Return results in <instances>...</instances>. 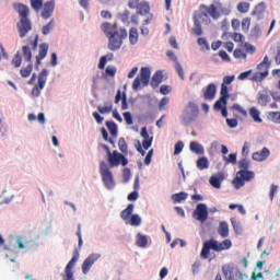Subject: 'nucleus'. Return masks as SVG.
<instances>
[{"label":"nucleus","mask_w":280,"mask_h":280,"mask_svg":"<svg viewBox=\"0 0 280 280\" xmlns=\"http://www.w3.org/2000/svg\"><path fill=\"white\" fill-rule=\"evenodd\" d=\"M231 14V8L224 7L221 2L215 1L209 7L200 4L199 10L194 15L192 33L195 36H202V23L210 21L209 16L214 21H218L220 16H229Z\"/></svg>","instance_id":"obj_1"},{"label":"nucleus","mask_w":280,"mask_h":280,"mask_svg":"<svg viewBox=\"0 0 280 280\" xmlns=\"http://www.w3.org/2000/svg\"><path fill=\"white\" fill-rule=\"evenodd\" d=\"M103 34L108 38V49L110 51H118L124 45V40L128 38V31L126 27L117 26V23L110 24L105 22L101 25Z\"/></svg>","instance_id":"obj_2"},{"label":"nucleus","mask_w":280,"mask_h":280,"mask_svg":"<svg viewBox=\"0 0 280 280\" xmlns=\"http://www.w3.org/2000/svg\"><path fill=\"white\" fill-rule=\"evenodd\" d=\"M13 8L20 16V22L18 23L20 38H25L32 32V21L27 18L30 16V8L21 3L13 4Z\"/></svg>","instance_id":"obj_3"},{"label":"nucleus","mask_w":280,"mask_h":280,"mask_svg":"<svg viewBox=\"0 0 280 280\" xmlns=\"http://www.w3.org/2000/svg\"><path fill=\"white\" fill-rule=\"evenodd\" d=\"M238 167L241 171L236 173V176L232 180V185L236 189H242L246 183H250V180L255 178V172L248 171V167H250V162H248L246 159L238 162Z\"/></svg>","instance_id":"obj_4"},{"label":"nucleus","mask_w":280,"mask_h":280,"mask_svg":"<svg viewBox=\"0 0 280 280\" xmlns=\"http://www.w3.org/2000/svg\"><path fill=\"white\" fill-rule=\"evenodd\" d=\"M233 246L231 240H224L221 243L218 241L210 238L203 243L200 257L201 259H209V254L211 250H215V253H222V250H229Z\"/></svg>","instance_id":"obj_5"},{"label":"nucleus","mask_w":280,"mask_h":280,"mask_svg":"<svg viewBox=\"0 0 280 280\" xmlns=\"http://www.w3.org/2000/svg\"><path fill=\"white\" fill-rule=\"evenodd\" d=\"M150 75H152V71L148 67H142L140 70V74L132 82V90L139 91L142 86H148L150 84Z\"/></svg>","instance_id":"obj_6"},{"label":"nucleus","mask_w":280,"mask_h":280,"mask_svg":"<svg viewBox=\"0 0 280 280\" xmlns=\"http://www.w3.org/2000/svg\"><path fill=\"white\" fill-rule=\"evenodd\" d=\"M223 276L226 280H244V272L233 264L224 265L222 267Z\"/></svg>","instance_id":"obj_7"},{"label":"nucleus","mask_w":280,"mask_h":280,"mask_svg":"<svg viewBox=\"0 0 280 280\" xmlns=\"http://www.w3.org/2000/svg\"><path fill=\"white\" fill-rule=\"evenodd\" d=\"M100 173L105 187L107 189H113L115 187V182L113 180V172H110L108 164H106L104 161L100 163Z\"/></svg>","instance_id":"obj_8"},{"label":"nucleus","mask_w":280,"mask_h":280,"mask_svg":"<svg viewBox=\"0 0 280 280\" xmlns=\"http://www.w3.org/2000/svg\"><path fill=\"white\" fill-rule=\"evenodd\" d=\"M80 259V252L78 248L73 250V256L71 260L67 264L65 268V275H62V280H75V277L73 276V268H75V264H78V260Z\"/></svg>","instance_id":"obj_9"},{"label":"nucleus","mask_w":280,"mask_h":280,"mask_svg":"<svg viewBox=\"0 0 280 280\" xmlns=\"http://www.w3.org/2000/svg\"><path fill=\"white\" fill-rule=\"evenodd\" d=\"M107 161L110 167H118V165L126 167V165H128V159H126V156H124V154L119 153L117 150L107 155Z\"/></svg>","instance_id":"obj_10"},{"label":"nucleus","mask_w":280,"mask_h":280,"mask_svg":"<svg viewBox=\"0 0 280 280\" xmlns=\"http://www.w3.org/2000/svg\"><path fill=\"white\" fill-rule=\"evenodd\" d=\"M47 75H49V71L47 69H43L38 74V83L32 90L33 97H38L40 95V91L45 89V84H47Z\"/></svg>","instance_id":"obj_11"},{"label":"nucleus","mask_w":280,"mask_h":280,"mask_svg":"<svg viewBox=\"0 0 280 280\" xmlns=\"http://www.w3.org/2000/svg\"><path fill=\"white\" fill-rule=\"evenodd\" d=\"M101 258H102V254H91L88 258H85L81 266V270L83 275H89L95 261H97Z\"/></svg>","instance_id":"obj_12"},{"label":"nucleus","mask_w":280,"mask_h":280,"mask_svg":"<svg viewBox=\"0 0 280 280\" xmlns=\"http://www.w3.org/2000/svg\"><path fill=\"white\" fill-rule=\"evenodd\" d=\"M194 218L199 222H207V220L209 219V210H207V205L199 203L194 211Z\"/></svg>","instance_id":"obj_13"},{"label":"nucleus","mask_w":280,"mask_h":280,"mask_svg":"<svg viewBox=\"0 0 280 280\" xmlns=\"http://www.w3.org/2000/svg\"><path fill=\"white\" fill-rule=\"evenodd\" d=\"M220 93V98L214 103V110H220V108H222V104L223 106H226L229 100V86L222 83Z\"/></svg>","instance_id":"obj_14"},{"label":"nucleus","mask_w":280,"mask_h":280,"mask_svg":"<svg viewBox=\"0 0 280 280\" xmlns=\"http://www.w3.org/2000/svg\"><path fill=\"white\" fill-rule=\"evenodd\" d=\"M202 93H203V100L211 102L215 100V93H218V86L215 85V83H210L208 84L207 88L202 90Z\"/></svg>","instance_id":"obj_15"},{"label":"nucleus","mask_w":280,"mask_h":280,"mask_svg":"<svg viewBox=\"0 0 280 280\" xmlns=\"http://www.w3.org/2000/svg\"><path fill=\"white\" fill-rule=\"evenodd\" d=\"M49 51V44L43 43L39 45V52L35 57L36 58V67H40L42 60H45L47 58V52Z\"/></svg>","instance_id":"obj_16"},{"label":"nucleus","mask_w":280,"mask_h":280,"mask_svg":"<svg viewBox=\"0 0 280 280\" xmlns=\"http://www.w3.org/2000/svg\"><path fill=\"white\" fill-rule=\"evenodd\" d=\"M187 108H189L192 117L191 118L184 117V121H186V124H191V121H194L196 117H198L200 109L198 108V105L194 102H189L187 105Z\"/></svg>","instance_id":"obj_17"},{"label":"nucleus","mask_w":280,"mask_h":280,"mask_svg":"<svg viewBox=\"0 0 280 280\" xmlns=\"http://www.w3.org/2000/svg\"><path fill=\"white\" fill-rule=\"evenodd\" d=\"M56 8V2L54 0L48 1L44 4V10L42 12L43 19L47 20L54 14V9Z\"/></svg>","instance_id":"obj_18"},{"label":"nucleus","mask_w":280,"mask_h":280,"mask_svg":"<svg viewBox=\"0 0 280 280\" xmlns=\"http://www.w3.org/2000/svg\"><path fill=\"white\" fill-rule=\"evenodd\" d=\"M224 180V173L219 172L215 175L210 177V185L214 187V189H220L222 187V182Z\"/></svg>","instance_id":"obj_19"},{"label":"nucleus","mask_w":280,"mask_h":280,"mask_svg":"<svg viewBox=\"0 0 280 280\" xmlns=\"http://www.w3.org/2000/svg\"><path fill=\"white\" fill-rule=\"evenodd\" d=\"M270 156V150L268 148H262L261 151L255 152L252 155V159L254 161H266V159H268Z\"/></svg>","instance_id":"obj_20"},{"label":"nucleus","mask_w":280,"mask_h":280,"mask_svg":"<svg viewBox=\"0 0 280 280\" xmlns=\"http://www.w3.org/2000/svg\"><path fill=\"white\" fill-rule=\"evenodd\" d=\"M133 211H135V205L129 203L127 208L120 212V218L121 220H124V222H126V224H128V222L130 221V218H131L130 215H132Z\"/></svg>","instance_id":"obj_21"},{"label":"nucleus","mask_w":280,"mask_h":280,"mask_svg":"<svg viewBox=\"0 0 280 280\" xmlns=\"http://www.w3.org/2000/svg\"><path fill=\"white\" fill-rule=\"evenodd\" d=\"M161 82H163V71L158 70L151 79L152 89H159Z\"/></svg>","instance_id":"obj_22"},{"label":"nucleus","mask_w":280,"mask_h":280,"mask_svg":"<svg viewBox=\"0 0 280 280\" xmlns=\"http://www.w3.org/2000/svg\"><path fill=\"white\" fill-rule=\"evenodd\" d=\"M257 100L260 106H266L270 102V94L266 90L259 91Z\"/></svg>","instance_id":"obj_23"},{"label":"nucleus","mask_w":280,"mask_h":280,"mask_svg":"<svg viewBox=\"0 0 280 280\" xmlns=\"http://www.w3.org/2000/svg\"><path fill=\"white\" fill-rule=\"evenodd\" d=\"M189 150H190V152H194V154H199V155L205 154V147H202V144H200L197 141L190 142Z\"/></svg>","instance_id":"obj_24"},{"label":"nucleus","mask_w":280,"mask_h":280,"mask_svg":"<svg viewBox=\"0 0 280 280\" xmlns=\"http://www.w3.org/2000/svg\"><path fill=\"white\" fill-rule=\"evenodd\" d=\"M270 60L268 59V56L264 57V60L257 66L258 72L260 73H269V69H270Z\"/></svg>","instance_id":"obj_25"},{"label":"nucleus","mask_w":280,"mask_h":280,"mask_svg":"<svg viewBox=\"0 0 280 280\" xmlns=\"http://www.w3.org/2000/svg\"><path fill=\"white\" fill-rule=\"evenodd\" d=\"M129 43H130V45H137L139 43V31L137 30V27L130 28Z\"/></svg>","instance_id":"obj_26"},{"label":"nucleus","mask_w":280,"mask_h":280,"mask_svg":"<svg viewBox=\"0 0 280 280\" xmlns=\"http://www.w3.org/2000/svg\"><path fill=\"white\" fill-rule=\"evenodd\" d=\"M268 78V72H255L253 75L249 77L252 82H264Z\"/></svg>","instance_id":"obj_27"},{"label":"nucleus","mask_w":280,"mask_h":280,"mask_svg":"<svg viewBox=\"0 0 280 280\" xmlns=\"http://www.w3.org/2000/svg\"><path fill=\"white\" fill-rule=\"evenodd\" d=\"M267 273L269 275V279L279 278L280 277V264L270 267L269 270L267 271Z\"/></svg>","instance_id":"obj_28"},{"label":"nucleus","mask_w":280,"mask_h":280,"mask_svg":"<svg viewBox=\"0 0 280 280\" xmlns=\"http://www.w3.org/2000/svg\"><path fill=\"white\" fill-rule=\"evenodd\" d=\"M218 233L222 237H229V223L224 221L220 222Z\"/></svg>","instance_id":"obj_29"},{"label":"nucleus","mask_w":280,"mask_h":280,"mask_svg":"<svg viewBox=\"0 0 280 280\" xmlns=\"http://www.w3.org/2000/svg\"><path fill=\"white\" fill-rule=\"evenodd\" d=\"M198 170H209V159L207 156H201L197 160Z\"/></svg>","instance_id":"obj_30"},{"label":"nucleus","mask_w":280,"mask_h":280,"mask_svg":"<svg viewBox=\"0 0 280 280\" xmlns=\"http://www.w3.org/2000/svg\"><path fill=\"white\" fill-rule=\"evenodd\" d=\"M118 19L124 25H130V11L125 10L124 12L118 13Z\"/></svg>","instance_id":"obj_31"},{"label":"nucleus","mask_w":280,"mask_h":280,"mask_svg":"<svg viewBox=\"0 0 280 280\" xmlns=\"http://www.w3.org/2000/svg\"><path fill=\"white\" fill-rule=\"evenodd\" d=\"M97 110L101 115H108L113 113V103H106L105 106L98 105Z\"/></svg>","instance_id":"obj_32"},{"label":"nucleus","mask_w":280,"mask_h":280,"mask_svg":"<svg viewBox=\"0 0 280 280\" xmlns=\"http://www.w3.org/2000/svg\"><path fill=\"white\" fill-rule=\"evenodd\" d=\"M137 246H139L140 248H145V246H148V236L139 233L137 235V241H136Z\"/></svg>","instance_id":"obj_33"},{"label":"nucleus","mask_w":280,"mask_h":280,"mask_svg":"<svg viewBox=\"0 0 280 280\" xmlns=\"http://www.w3.org/2000/svg\"><path fill=\"white\" fill-rule=\"evenodd\" d=\"M149 13H150V4H148V2H140V5H138V14L145 16V14H149Z\"/></svg>","instance_id":"obj_34"},{"label":"nucleus","mask_w":280,"mask_h":280,"mask_svg":"<svg viewBox=\"0 0 280 280\" xmlns=\"http://www.w3.org/2000/svg\"><path fill=\"white\" fill-rule=\"evenodd\" d=\"M34 70V65L28 63L27 67L22 68L20 70V75L22 78H30V75H32V71Z\"/></svg>","instance_id":"obj_35"},{"label":"nucleus","mask_w":280,"mask_h":280,"mask_svg":"<svg viewBox=\"0 0 280 280\" xmlns=\"http://www.w3.org/2000/svg\"><path fill=\"white\" fill-rule=\"evenodd\" d=\"M22 56L26 62L32 63V49H30V46L22 47Z\"/></svg>","instance_id":"obj_36"},{"label":"nucleus","mask_w":280,"mask_h":280,"mask_svg":"<svg viewBox=\"0 0 280 280\" xmlns=\"http://www.w3.org/2000/svg\"><path fill=\"white\" fill-rule=\"evenodd\" d=\"M249 115L254 119V121H256L257 124H261V121H264L261 117H259L260 115L259 109H257L256 107H252L249 109Z\"/></svg>","instance_id":"obj_37"},{"label":"nucleus","mask_w":280,"mask_h":280,"mask_svg":"<svg viewBox=\"0 0 280 280\" xmlns=\"http://www.w3.org/2000/svg\"><path fill=\"white\" fill-rule=\"evenodd\" d=\"M187 192L185 191H182V192H177V194H174L172 196V200L174 201V203L176 205L177 202H183V200H187Z\"/></svg>","instance_id":"obj_38"},{"label":"nucleus","mask_w":280,"mask_h":280,"mask_svg":"<svg viewBox=\"0 0 280 280\" xmlns=\"http://www.w3.org/2000/svg\"><path fill=\"white\" fill-rule=\"evenodd\" d=\"M107 129L114 139H117V124L115 121H107L106 122Z\"/></svg>","instance_id":"obj_39"},{"label":"nucleus","mask_w":280,"mask_h":280,"mask_svg":"<svg viewBox=\"0 0 280 280\" xmlns=\"http://www.w3.org/2000/svg\"><path fill=\"white\" fill-rule=\"evenodd\" d=\"M11 63L13 65V67L15 69H19V67H21V65H23V57H21V52H16L15 56L13 57Z\"/></svg>","instance_id":"obj_40"},{"label":"nucleus","mask_w":280,"mask_h":280,"mask_svg":"<svg viewBox=\"0 0 280 280\" xmlns=\"http://www.w3.org/2000/svg\"><path fill=\"white\" fill-rule=\"evenodd\" d=\"M131 226H141V217L139 214H132L128 221Z\"/></svg>","instance_id":"obj_41"},{"label":"nucleus","mask_w":280,"mask_h":280,"mask_svg":"<svg viewBox=\"0 0 280 280\" xmlns=\"http://www.w3.org/2000/svg\"><path fill=\"white\" fill-rule=\"evenodd\" d=\"M236 8L241 12V14H246V12L250 10V3L240 2Z\"/></svg>","instance_id":"obj_42"},{"label":"nucleus","mask_w":280,"mask_h":280,"mask_svg":"<svg viewBox=\"0 0 280 280\" xmlns=\"http://www.w3.org/2000/svg\"><path fill=\"white\" fill-rule=\"evenodd\" d=\"M51 30H54V20H51L48 24L43 26L42 34L44 36H47L51 32Z\"/></svg>","instance_id":"obj_43"},{"label":"nucleus","mask_w":280,"mask_h":280,"mask_svg":"<svg viewBox=\"0 0 280 280\" xmlns=\"http://www.w3.org/2000/svg\"><path fill=\"white\" fill-rule=\"evenodd\" d=\"M264 12H266V3L260 2L255 7L253 14H264Z\"/></svg>","instance_id":"obj_44"},{"label":"nucleus","mask_w":280,"mask_h":280,"mask_svg":"<svg viewBox=\"0 0 280 280\" xmlns=\"http://www.w3.org/2000/svg\"><path fill=\"white\" fill-rule=\"evenodd\" d=\"M225 163H232L233 165H235V163H237V154L235 153H231L229 154V156L224 155L223 156Z\"/></svg>","instance_id":"obj_45"},{"label":"nucleus","mask_w":280,"mask_h":280,"mask_svg":"<svg viewBox=\"0 0 280 280\" xmlns=\"http://www.w3.org/2000/svg\"><path fill=\"white\" fill-rule=\"evenodd\" d=\"M118 147H119L120 152H124V153L128 152V144L126 143V139L119 138Z\"/></svg>","instance_id":"obj_46"},{"label":"nucleus","mask_w":280,"mask_h":280,"mask_svg":"<svg viewBox=\"0 0 280 280\" xmlns=\"http://www.w3.org/2000/svg\"><path fill=\"white\" fill-rule=\"evenodd\" d=\"M101 132L104 141H108L110 145H115V140H113V138H108V131H106V128H102Z\"/></svg>","instance_id":"obj_47"},{"label":"nucleus","mask_w":280,"mask_h":280,"mask_svg":"<svg viewBox=\"0 0 280 280\" xmlns=\"http://www.w3.org/2000/svg\"><path fill=\"white\" fill-rule=\"evenodd\" d=\"M231 108H232V110H236L237 113H240L243 117L248 116V112H246V109L242 108V106H240L238 104H234Z\"/></svg>","instance_id":"obj_48"},{"label":"nucleus","mask_w":280,"mask_h":280,"mask_svg":"<svg viewBox=\"0 0 280 280\" xmlns=\"http://www.w3.org/2000/svg\"><path fill=\"white\" fill-rule=\"evenodd\" d=\"M242 30L243 32H248L250 30V18H244L242 20Z\"/></svg>","instance_id":"obj_49"},{"label":"nucleus","mask_w":280,"mask_h":280,"mask_svg":"<svg viewBox=\"0 0 280 280\" xmlns=\"http://www.w3.org/2000/svg\"><path fill=\"white\" fill-rule=\"evenodd\" d=\"M175 69L180 80H185V70H183V66H180V62L176 61Z\"/></svg>","instance_id":"obj_50"},{"label":"nucleus","mask_w":280,"mask_h":280,"mask_svg":"<svg viewBox=\"0 0 280 280\" xmlns=\"http://www.w3.org/2000/svg\"><path fill=\"white\" fill-rule=\"evenodd\" d=\"M31 7L33 8V10L38 12V10L43 8V0H31Z\"/></svg>","instance_id":"obj_51"},{"label":"nucleus","mask_w":280,"mask_h":280,"mask_svg":"<svg viewBox=\"0 0 280 280\" xmlns=\"http://www.w3.org/2000/svg\"><path fill=\"white\" fill-rule=\"evenodd\" d=\"M122 115L127 126H132V124H135L132 120V114L130 112H125Z\"/></svg>","instance_id":"obj_52"},{"label":"nucleus","mask_w":280,"mask_h":280,"mask_svg":"<svg viewBox=\"0 0 280 280\" xmlns=\"http://www.w3.org/2000/svg\"><path fill=\"white\" fill-rule=\"evenodd\" d=\"M16 244H18V248L23 249L27 246V241H25V238H23V236H18Z\"/></svg>","instance_id":"obj_53"},{"label":"nucleus","mask_w":280,"mask_h":280,"mask_svg":"<svg viewBox=\"0 0 280 280\" xmlns=\"http://www.w3.org/2000/svg\"><path fill=\"white\" fill-rule=\"evenodd\" d=\"M184 148H185V144L183 143V141H178L177 143H175L174 154L175 155L180 154Z\"/></svg>","instance_id":"obj_54"},{"label":"nucleus","mask_w":280,"mask_h":280,"mask_svg":"<svg viewBox=\"0 0 280 280\" xmlns=\"http://www.w3.org/2000/svg\"><path fill=\"white\" fill-rule=\"evenodd\" d=\"M9 58L8 51H5L3 45L0 44V60H8Z\"/></svg>","instance_id":"obj_55"},{"label":"nucleus","mask_w":280,"mask_h":280,"mask_svg":"<svg viewBox=\"0 0 280 280\" xmlns=\"http://www.w3.org/2000/svg\"><path fill=\"white\" fill-rule=\"evenodd\" d=\"M243 47H244V49H245V51H246L247 54H255V51H256L255 46H253V45L249 44V43H245V44L243 45Z\"/></svg>","instance_id":"obj_56"},{"label":"nucleus","mask_w":280,"mask_h":280,"mask_svg":"<svg viewBox=\"0 0 280 280\" xmlns=\"http://www.w3.org/2000/svg\"><path fill=\"white\" fill-rule=\"evenodd\" d=\"M277 191H279V186L272 184L269 192V197L271 201L275 200V194H277Z\"/></svg>","instance_id":"obj_57"},{"label":"nucleus","mask_w":280,"mask_h":280,"mask_svg":"<svg viewBox=\"0 0 280 280\" xmlns=\"http://www.w3.org/2000/svg\"><path fill=\"white\" fill-rule=\"evenodd\" d=\"M140 0H129L128 2V8H130L131 10H138L139 5L141 2H139Z\"/></svg>","instance_id":"obj_58"},{"label":"nucleus","mask_w":280,"mask_h":280,"mask_svg":"<svg viewBox=\"0 0 280 280\" xmlns=\"http://www.w3.org/2000/svg\"><path fill=\"white\" fill-rule=\"evenodd\" d=\"M252 36L255 38H259V36H261V27H259V25L254 26L252 30Z\"/></svg>","instance_id":"obj_59"},{"label":"nucleus","mask_w":280,"mask_h":280,"mask_svg":"<svg viewBox=\"0 0 280 280\" xmlns=\"http://www.w3.org/2000/svg\"><path fill=\"white\" fill-rule=\"evenodd\" d=\"M160 93L162 95H170V93H172V88L170 85H162L160 88Z\"/></svg>","instance_id":"obj_60"},{"label":"nucleus","mask_w":280,"mask_h":280,"mask_svg":"<svg viewBox=\"0 0 280 280\" xmlns=\"http://www.w3.org/2000/svg\"><path fill=\"white\" fill-rule=\"evenodd\" d=\"M233 56L234 58H242L243 60H246V55L242 51V49H235Z\"/></svg>","instance_id":"obj_61"},{"label":"nucleus","mask_w":280,"mask_h":280,"mask_svg":"<svg viewBox=\"0 0 280 280\" xmlns=\"http://www.w3.org/2000/svg\"><path fill=\"white\" fill-rule=\"evenodd\" d=\"M138 199H139V191H137V190L130 192L127 197V200H129V201H135Z\"/></svg>","instance_id":"obj_62"},{"label":"nucleus","mask_w":280,"mask_h":280,"mask_svg":"<svg viewBox=\"0 0 280 280\" xmlns=\"http://www.w3.org/2000/svg\"><path fill=\"white\" fill-rule=\"evenodd\" d=\"M226 124L229 128H237V119L235 118H228Z\"/></svg>","instance_id":"obj_63"},{"label":"nucleus","mask_w":280,"mask_h":280,"mask_svg":"<svg viewBox=\"0 0 280 280\" xmlns=\"http://www.w3.org/2000/svg\"><path fill=\"white\" fill-rule=\"evenodd\" d=\"M233 40L235 43H244V35H242L241 33H234Z\"/></svg>","instance_id":"obj_64"}]
</instances>
